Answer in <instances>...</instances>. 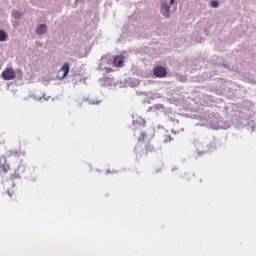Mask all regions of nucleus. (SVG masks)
<instances>
[{"label":"nucleus","mask_w":256,"mask_h":256,"mask_svg":"<svg viewBox=\"0 0 256 256\" xmlns=\"http://www.w3.org/2000/svg\"><path fill=\"white\" fill-rule=\"evenodd\" d=\"M9 171H11V166L7 163V157L0 156V177H5Z\"/></svg>","instance_id":"obj_1"},{"label":"nucleus","mask_w":256,"mask_h":256,"mask_svg":"<svg viewBox=\"0 0 256 256\" xmlns=\"http://www.w3.org/2000/svg\"><path fill=\"white\" fill-rule=\"evenodd\" d=\"M15 77H16V74L13 68H6L2 72V78L4 79V81H13Z\"/></svg>","instance_id":"obj_2"},{"label":"nucleus","mask_w":256,"mask_h":256,"mask_svg":"<svg viewBox=\"0 0 256 256\" xmlns=\"http://www.w3.org/2000/svg\"><path fill=\"white\" fill-rule=\"evenodd\" d=\"M153 74L158 79H163V77H167V69L163 66H156L153 69Z\"/></svg>","instance_id":"obj_3"},{"label":"nucleus","mask_w":256,"mask_h":256,"mask_svg":"<svg viewBox=\"0 0 256 256\" xmlns=\"http://www.w3.org/2000/svg\"><path fill=\"white\" fill-rule=\"evenodd\" d=\"M69 75V63H64L63 66L58 71V79H65Z\"/></svg>","instance_id":"obj_4"},{"label":"nucleus","mask_w":256,"mask_h":256,"mask_svg":"<svg viewBox=\"0 0 256 256\" xmlns=\"http://www.w3.org/2000/svg\"><path fill=\"white\" fill-rule=\"evenodd\" d=\"M113 65L115 67H123L125 65V57L118 55L114 58Z\"/></svg>","instance_id":"obj_5"},{"label":"nucleus","mask_w":256,"mask_h":256,"mask_svg":"<svg viewBox=\"0 0 256 256\" xmlns=\"http://www.w3.org/2000/svg\"><path fill=\"white\" fill-rule=\"evenodd\" d=\"M37 35H45L47 33V25L40 24L36 29Z\"/></svg>","instance_id":"obj_6"},{"label":"nucleus","mask_w":256,"mask_h":256,"mask_svg":"<svg viewBox=\"0 0 256 256\" xmlns=\"http://www.w3.org/2000/svg\"><path fill=\"white\" fill-rule=\"evenodd\" d=\"M19 155H25V151H21V147L18 150H11L9 152V157H19Z\"/></svg>","instance_id":"obj_7"},{"label":"nucleus","mask_w":256,"mask_h":256,"mask_svg":"<svg viewBox=\"0 0 256 256\" xmlns=\"http://www.w3.org/2000/svg\"><path fill=\"white\" fill-rule=\"evenodd\" d=\"M169 5H167V3H163L161 6V13L162 15H164V17H169Z\"/></svg>","instance_id":"obj_8"},{"label":"nucleus","mask_w":256,"mask_h":256,"mask_svg":"<svg viewBox=\"0 0 256 256\" xmlns=\"http://www.w3.org/2000/svg\"><path fill=\"white\" fill-rule=\"evenodd\" d=\"M0 41H7V33H5V30H0Z\"/></svg>","instance_id":"obj_9"},{"label":"nucleus","mask_w":256,"mask_h":256,"mask_svg":"<svg viewBox=\"0 0 256 256\" xmlns=\"http://www.w3.org/2000/svg\"><path fill=\"white\" fill-rule=\"evenodd\" d=\"M211 7H213V9H217V7H219V2H217V0H213L211 2Z\"/></svg>","instance_id":"obj_10"},{"label":"nucleus","mask_w":256,"mask_h":256,"mask_svg":"<svg viewBox=\"0 0 256 256\" xmlns=\"http://www.w3.org/2000/svg\"><path fill=\"white\" fill-rule=\"evenodd\" d=\"M171 141H172L171 135H167L166 139H164V143H171Z\"/></svg>","instance_id":"obj_11"},{"label":"nucleus","mask_w":256,"mask_h":256,"mask_svg":"<svg viewBox=\"0 0 256 256\" xmlns=\"http://www.w3.org/2000/svg\"><path fill=\"white\" fill-rule=\"evenodd\" d=\"M13 16L15 17V19H19V17H20L19 13H17V12H13Z\"/></svg>","instance_id":"obj_12"},{"label":"nucleus","mask_w":256,"mask_h":256,"mask_svg":"<svg viewBox=\"0 0 256 256\" xmlns=\"http://www.w3.org/2000/svg\"><path fill=\"white\" fill-rule=\"evenodd\" d=\"M170 3H171V5H173V3H175V0H171Z\"/></svg>","instance_id":"obj_13"}]
</instances>
